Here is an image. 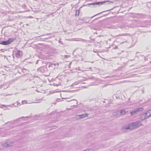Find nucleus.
<instances>
[{
	"label": "nucleus",
	"instance_id": "c756f323",
	"mask_svg": "<svg viewBox=\"0 0 151 151\" xmlns=\"http://www.w3.org/2000/svg\"><path fill=\"white\" fill-rule=\"evenodd\" d=\"M59 42L60 43H62V42L61 41H59Z\"/></svg>",
	"mask_w": 151,
	"mask_h": 151
},
{
	"label": "nucleus",
	"instance_id": "1a4fd4ad",
	"mask_svg": "<svg viewBox=\"0 0 151 151\" xmlns=\"http://www.w3.org/2000/svg\"><path fill=\"white\" fill-rule=\"evenodd\" d=\"M76 41H80L84 42H85L86 43H87L89 41L87 40H84V39H82L81 38H77V39H76Z\"/></svg>",
	"mask_w": 151,
	"mask_h": 151
},
{
	"label": "nucleus",
	"instance_id": "2eb2a0df",
	"mask_svg": "<svg viewBox=\"0 0 151 151\" xmlns=\"http://www.w3.org/2000/svg\"><path fill=\"white\" fill-rule=\"evenodd\" d=\"M129 35V34H120L119 35H118V36H128Z\"/></svg>",
	"mask_w": 151,
	"mask_h": 151
},
{
	"label": "nucleus",
	"instance_id": "a211bd4d",
	"mask_svg": "<svg viewBox=\"0 0 151 151\" xmlns=\"http://www.w3.org/2000/svg\"><path fill=\"white\" fill-rule=\"evenodd\" d=\"M79 10H76V14H75L76 16H78L79 14Z\"/></svg>",
	"mask_w": 151,
	"mask_h": 151
},
{
	"label": "nucleus",
	"instance_id": "58836bf2",
	"mask_svg": "<svg viewBox=\"0 0 151 151\" xmlns=\"http://www.w3.org/2000/svg\"><path fill=\"white\" fill-rule=\"evenodd\" d=\"M94 20H95V19H94V20H93L92 21H94Z\"/></svg>",
	"mask_w": 151,
	"mask_h": 151
},
{
	"label": "nucleus",
	"instance_id": "6ab92c4d",
	"mask_svg": "<svg viewBox=\"0 0 151 151\" xmlns=\"http://www.w3.org/2000/svg\"><path fill=\"white\" fill-rule=\"evenodd\" d=\"M86 109H86V110L87 111H92V109L89 107L87 108Z\"/></svg>",
	"mask_w": 151,
	"mask_h": 151
},
{
	"label": "nucleus",
	"instance_id": "bb28decb",
	"mask_svg": "<svg viewBox=\"0 0 151 151\" xmlns=\"http://www.w3.org/2000/svg\"><path fill=\"white\" fill-rule=\"evenodd\" d=\"M39 61H40V60H37V61H36V64H37V63H38V62Z\"/></svg>",
	"mask_w": 151,
	"mask_h": 151
},
{
	"label": "nucleus",
	"instance_id": "9b49d317",
	"mask_svg": "<svg viewBox=\"0 0 151 151\" xmlns=\"http://www.w3.org/2000/svg\"><path fill=\"white\" fill-rule=\"evenodd\" d=\"M132 16V17L135 18H139L140 17L139 14L138 13L136 14H133Z\"/></svg>",
	"mask_w": 151,
	"mask_h": 151
},
{
	"label": "nucleus",
	"instance_id": "a878e982",
	"mask_svg": "<svg viewBox=\"0 0 151 151\" xmlns=\"http://www.w3.org/2000/svg\"><path fill=\"white\" fill-rule=\"evenodd\" d=\"M22 71L23 72H25V70L27 71V70L25 68H23L22 69Z\"/></svg>",
	"mask_w": 151,
	"mask_h": 151
},
{
	"label": "nucleus",
	"instance_id": "f704fd0d",
	"mask_svg": "<svg viewBox=\"0 0 151 151\" xmlns=\"http://www.w3.org/2000/svg\"><path fill=\"white\" fill-rule=\"evenodd\" d=\"M16 106H16V105H14V107H16Z\"/></svg>",
	"mask_w": 151,
	"mask_h": 151
},
{
	"label": "nucleus",
	"instance_id": "4468645a",
	"mask_svg": "<svg viewBox=\"0 0 151 151\" xmlns=\"http://www.w3.org/2000/svg\"><path fill=\"white\" fill-rule=\"evenodd\" d=\"M24 117H21V118H19L15 120H14V122H15V123H17L18 122H19V120L20 119H21L22 118H23Z\"/></svg>",
	"mask_w": 151,
	"mask_h": 151
},
{
	"label": "nucleus",
	"instance_id": "cd10ccee",
	"mask_svg": "<svg viewBox=\"0 0 151 151\" xmlns=\"http://www.w3.org/2000/svg\"><path fill=\"white\" fill-rule=\"evenodd\" d=\"M20 104V103H19V102H18V103H17V105H19Z\"/></svg>",
	"mask_w": 151,
	"mask_h": 151
},
{
	"label": "nucleus",
	"instance_id": "423d86ee",
	"mask_svg": "<svg viewBox=\"0 0 151 151\" xmlns=\"http://www.w3.org/2000/svg\"><path fill=\"white\" fill-rule=\"evenodd\" d=\"M22 52L21 50H18L15 53V56L17 58H20L21 57Z\"/></svg>",
	"mask_w": 151,
	"mask_h": 151
},
{
	"label": "nucleus",
	"instance_id": "dca6fc26",
	"mask_svg": "<svg viewBox=\"0 0 151 151\" xmlns=\"http://www.w3.org/2000/svg\"><path fill=\"white\" fill-rule=\"evenodd\" d=\"M105 3V2H104V1L99 2H98L97 3H95V4H104Z\"/></svg>",
	"mask_w": 151,
	"mask_h": 151
},
{
	"label": "nucleus",
	"instance_id": "c9c22d12",
	"mask_svg": "<svg viewBox=\"0 0 151 151\" xmlns=\"http://www.w3.org/2000/svg\"><path fill=\"white\" fill-rule=\"evenodd\" d=\"M79 68H77V70H78V69H79Z\"/></svg>",
	"mask_w": 151,
	"mask_h": 151
},
{
	"label": "nucleus",
	"instance_id": "a19ab883",
	"mask_svg": "<svg viewBox=\"0 0 151 151\" xmlns=\"http://www.w3.org/2000/svg\"><path fill=\"white\" fill-rule=\"evenodd\" d=\"M150 63H151V61H150Z\"/></svg>",
	"mask_w": 151,
	"mask_h": 151
},
{
	"label": "nucleus",
	"instance_id": "aec40b11",
	"mask_svg": "<svg viewBox=\"0 0 151 151\" xmlns=\"http://www.w3.org/2000/svg\"><path fill=\"white\" fill-rule=\"evenodd\" d=\"M27 101L26 100L22 101V104H27Z\"/></svg>",
	"mask_w": 151,
	"mask_h": 151
},
{
	"label": "nucleus",
	"instance_id": "c03bdc74",
	"mask_svg": "<svg viewBox=\"0 0 151 151\" xmlns=\"http://www.w3.org/2000/svg\"><path fill=\"white\" fill-rule=\"evenodd\" d=\"M150 110H151V109H150Z\"/></svg>",
	"mask_w": 151,
	"mask_h": 151
},
{
	"label": "nucleus",
	"instance_id": "2f4dec72",
	"mask_svg": "<svg viewBox=\"0 0 151 151\" xmlns=\"http://www.w3.org/2000/svg\"><path fill=\"white\" fill-rule=\"evenodd\" d=\"M141 27H146V26H141Z\"/></svg>",
	"mask_w": 151,
	"mask_h": 151
},
{
	"label": "nucleus",
	"instance_id": "f257e3e1",
	"mask_svg": "<svg viewBox=\"0 0 151 151\" xmlns=\"http://www.w3.org/2000/svg\"><path fill=\"white\" fill-rule=\"evenodd\" d=\"M142 126V122L140 121H137L129 124V126L132 127V129H134L140 126Z\"/></svg>",
	"mask_w": 151,
	"mask_h": 151
},
{
	"label": "nucleus",
	"instance_id": "0eeeda50",
	"mask_svg": "<svg viewBox=\"0 0 151 151\" xmlns=\"http://www.w3.org/2000/svg\"><path fill=\"white\" fill-rule=\"evenodd\" d=\"M14 142L13 141H10L6 142L3 144V146L4 147H8L11 146L12 145V144L14 143Z\"/></svg>",
	"mask_w": 151,
	"mask_h": 151
},
{
	"label": "nucleus",
	"instance_id": "37998d69",
	"mask_svg": "<svg viewBox=\"0 0 151 151\" xmlns=\"http://www.w3.org/2000/svg\"><path fill=\"white\" fill-rule=\"evenodd\" d=\"M58 100H60V99H58Z\"/></svg>",
	"mask_w": 151,
	"mask_h": 151
},
{
	"label": "nucleus",
	"instance_id": "4c0bfd02",
	"mask_svg": "<svg viewBox=\"0 0 151 151\" xmlns=\"http://www.w3.org/2000/svg\"><path fill=\"white\" fill-rule=\"evenodd\" d=\"M79 68H77V70H78V69H79Z\"/></svg>",
	"mask_w": 151,
	"mask_h": 151
},
{
	"label": "nucleus",
	"instance_id": "f03ea898",
	"mask_svg": "<svg viewBox=\"0 0 151 151\" xmlns=\"http://www.w3.org/2000/svg\"><path fill=\"white\" fill-rule=\"evenodd\" d=\"M150 111H146L145 113H143L141 115V120L142 121L150 117V115H148V113H150Z\"/></svg>",
	"mask_w": 151,
	"mask_h": 151
},
{
	"label": "nucleus",
	"instance_id": "473e14b6",
	"mask_svg": "<svg viewBox=\"0 0 151 151\" xmlns=\"http://www.w3.org/2000/svg\"><path fill=\"white\" fill-rule=\"evenodd\" d=\"M93 51L94 52H96V51H94V50H93Z\"/></svg>",
	"mask_w": 151,
	"mask_h": 151
},
{
	"label": "nucleus",
	"instance_id": "412c9836",
	"mask_svg": "<svg viewBox=\"0 0 151 151\" xmlns=\"http://www.w3.org/2000/svg\"><path fill=\"white\" fill-rule=\"evenodd\" d=\"M64 57L65 58H70V55H65Z\"/></svg>",
	"mask_w": 151,
	"mask_h": 151
},
{
	"label": "nucleus",
	"instance_id": "ddd939ff",
	"mask_svg": "<svg viewBox=\"0 0 151 151\" xmlns=\"http://www.w3.org/2000/svg\"><path fill=\"white\" fill-rule=\"evenodd\" d=\"M132 127H130L129 126V124L128 126H124L123 127V129H132Z\"/></svg>",
	"mask_w": 151,
	"mask_h": 151
},
{
	"label": "nucleus",
	"instance_id": "f8f14e48",
	"mask_svg": "<svg viewBox=\"0 0 151 151\" xmlns=\"http://www.w3.org/2000/svg\"><path fill=\"white\" fill-rule=\"evenodd\" d=\"M88 114H84L81 115H79V116L80 117V118L81 119L84 118L86 116H88Z\"/></svg>",
	"mask_w": 151,
	"mask_h": 151
},
{
	"label": "nucleus",
	"instance_id": "393cba45",
	"mask_svg": "<svg viewBox=\"0 0 151 151\" xmlns=\"http://www.w3.org/2000/svg\"><path fill=\"white\" fill-rule=\"evenodd\" d=\"M101 12V13H98V14H95V15L94 16H93L92 17H91V18L93 17H94V16H96V15H99V14H101V13H102V12Z\"/></svg>",
	"mask_w": 151,
	"mask_h": 151
},
{
	"label": "nucleus",
	"instance_id": "ea45409f",
	"mask_svg": "<svg viewBox=\"0 0 151 151\" xmlns=\"http://www.w3.org/2000/svg\"><path fill=\"white\" fill-rule=\"evenodd\" d=\"M94 20H95V19H94V20H93L92 21H94Z\"/></svg>",
	"mask_w": 151,
	"mask_h": 151
},
{
	"label": "nucleus",
	"instance_id": "e433bc0d",
	"mask_svg": "<svg viewBox=\"0 0 151 151\" xmlns=\"http://www.w3.org/2000/svg\"><path fill=\"white\" fill-rule=\"evenodd\" d=\"M79 68H77V70H78V69H79Z\"/></svg>",
	"mask_w": 151,
	"mask_h": 151
},
{
	"label": "nucleus",
	"instance_id": "b1692460",
	"mask_svg": "<svg viewBox=\"0 0 151 151\" xmlns=\"http://www.w3.org/2000/svg\"><path fill=\"white\" fill-rule=\"evenodd\" d=\"M63 99H67V100H66V101H68V102H70V101H71V100H70L69 99H67V98H63Z\"/></svg>",
	"mask_w": 151,
	"mask_h": 151
},
{
	"label": "nucleus",
	"instance_id": "c85d7f7f",
	"mask_svg": "<svg viewBox=\"0 0 151 151\" xmlns=\"http://www.w3.org/2000/svg\"><path fill=\"white\" fill-rule=\"evenodd\" d=\"M73 101H75V103L77 104V101L75 100H73Z\"/></svg>",
	"mask_w": 151,
	"mask_h": 151
},
{
	"label": "nucleus",
	"instance_id": "6e6552de",
	"mask_svg": "<svg viewBox=\"0 0 151 151\" xmlns=\"http://www.w3.org/2000/svg\"><path fill=\"white\" fill-rule=\"evenodd\" d=\"M55 63H48L46 65V66L48 67L49 68H54L55 67Z\"/></svg>",
	"mask_w": 151,
	"mask_h": 151
},
{
	"label": "nucleus",
	"instance_id": "7ed1b4c3",
	"mask_svg": "<svg viewBox=\"0 0 151 151\" xmlns=\"http://www.w3.org/2000/svg\"><path fill=\"white\" fill-rule=\"evenodd\" d=\"M14 40L13 38H10L6 41H2L0 42V44L3 45H7L10 43Z\"/></svg>",
	"mask_w": 151,
	"mask_h": 151
},
{
	"label": "nucleus",
	"instance_id": "72a5a7b5",
	"mask_svg": "<svg viewBox=\"0 0 151 151\" xmlns=\"http://www.w3.org/2000/svg\"><path fill=\"white\" fill-rule=\"evenodd\" d=\"M0 151H2V150L0 148Z\"/></svg>",
	"mask_w": 151,
	"mask_h": 151
},
{
	"label": "nucleus",
	"instance_id": "79ce46f5",
	"mask_svg": "<svg viewBox=\"0 0 151 151\" xmlns=\"http://www.w3.org/2000/svg\"><path fill=\"white\" fill-rule=\"evenodd\" d=\"M5 89V88H4L3 89Z\"/></svg>",
	"mask_w": 151,
	"mask_h": 151
},
{
	"label": "nucleus",
	"instance_id": "20e7f679",
	"mask_svg": "<svg viewBox=\"0 0 151 151\" xmlns=\"http://www.w3.org/2000/svg\"><path fill=\"white\" fill-rule=\"evenodd\" d=\"M37 71L40 72L41 73L45 74L47 72V69L46 68L42 67L39 68Z\"/></svg>",
	"mask_w": 151,
	"mask_h": 151
},
{
	"label": "nucleus",
	"instance_id": "4be33fe9",
	"mask_svg": "<svg viewBox=\"0 0 151 151\" xmlns=\"http://www.w3.org/2000/svg\"><path fill=\"white\" fill-rule=\"evenodd\" d=\"M113 48L114 49H117L118 48V47L116 45H114L113 46Z\"/></svg>",
	"mask_w": 151,
	"mask_h": 151
},
{
	"label": "nucleus",
	"instance_id": "5701e85b",
	"mask_svg": "<svg viewBox=\"0 0 151 151\" xmlns=\"http://www.w3.org/2000/svg\"><path fill=\"white\" fill-rule=\"evenodd\" d=\"M150 111V113H148V115H150V117L151 116V110H148V111Z\"/></svg>",
	"mask_w": 151,
	"mask_h": 151
},
{
	"label": "nucleus",
	"instance_id": "f3484780",
	"mask_svg": "<svg viewBox=\"0 0 151 151\" xmlns=\"http://www.w3.org/2000/svg\"><path fill=\"white\" fill-rule=\"evenodd\" d=\"M119 114L116 112H115L114 113V114L112 115L113 117L117 116H118Z\"/></svg>",
	"mask_w": 151,
	"mask_h": 151
},
{
	"label": "nucleus",
	"instance_id": "7c9ffc66",
	"mask_svg": "<svg viewBox=\"0 0 151 151\" xmlns=\"http://www.w3.org/2000/svg\"><path fill=\"white\" fill-rule=\"evenodd\" d=\"M4 107H6V106H5V105H2Z\"/></svg>",
	"mask_w": 151,
	"mask_h": 151
},
{
	"label": "nucleus",
	"instance_id": "9d476101",
	"mask_svg": "<svg viewBox=\"0 0 151 151\" xmlns=\"http://www.w3.org/2000/svg\"><path fill=\"white\" fill-rule=\"evenodd\" d=\"M126 109H122L120 110V113L121 115H123L125 114L127 111L126 110Z\"/></svg>",
	"mask_w": 151,
	"mask_h": 151
},
{
	"label": "nucleus",
	"instance_id": "39448f33",
	"mask_svg": "<svg viewBox=\"0 0 151 151\" xmlns=\"http://www.w3.org/2000/svg\"><path fill=\"white\" fill-rule=\"evenodd\" d=\"M143 109L142 108H138L134 111L131 112L130 114L132 116L133 115L136 114L138 112L142 111Z\"/></svg>",
	"mask_w": 151,
	"mask_h": 151
}]
</instances>
